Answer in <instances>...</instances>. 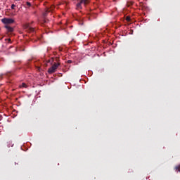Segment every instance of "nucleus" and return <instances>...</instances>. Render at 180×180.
Returning a JSON list of instances; mask_svg holds the SVG:
<instances>
[{
  "mask_svg": "<svg viewBox=\"0 0 180 180\" xmlns=\"http://www.w3.org/2000/svg\"><path fill=\"white\" fill-rule=\"evenodd\" d=\"M49 12H51V9L48 8L46 11V13L44 14V16H46V13H49Z\"/></svg>",
  "mask_w": 180,
  "mask_h": 180,
  "instance_id": "obj_9",
  "label": "nucleus"
},
{
  "mask_svg": "<svg viewBox=\"0 0 180 180\" xmlns=\"http://www.w3.org/2000/svg\"><path fill=\"white\" fill-rule=\"evenodd\" d=\"M27 85H26L25 83H22L21 85H20V88H26Z\"/></svg>",
  "mask_w": 180,
  "mask_h": 180,
  "instance_id": "obj_7",
  "label": "nucleus"
},
{
  "mask_svg": "<svg viewBox=\"0 0 180 180\" xmlns=\"http://www.w3.org/2000/svg\"><path fill=\"white\" fill-rule=\"evenodd\" d=\"M175 169H176V171H178L179 172H180V165L176 166Z\"/></svg>",
  "mask_w": 180,
  "mask_h": 180,
  "instance_id": "obj_8",
  "label": "nucleus"
},
{
  "mask_svg": "<svg viewBox=\"0 0 180 180\" xmlns=\"http://www.w3.org/2000/svg\"><path fill=\"white\" fill-rule=\"evenodd\" d=\"M16 8V6L15 4L11 5V9H15Z\"/></svg>",
  "mask_w": 180,
  "mask_h": 180,
  "instance_id": "obj_10",
  "label": "nucleus"
},
{
  "mask_svg": "<svg viewBox=\"0 0 180 180\" xmlns=\"http://www.w3.org/2000/svg\"><path fill=\"white\" fill-rule=\"evenodd\" d=\"M49 61H60V58H58V57L55 58H52L50 60H49Z\"/></svg>",
  "mask_w": 180,
  "mask_h": 180,
  "instance_id": "obj_5",
  "label": "nucleus"
},
{
  "mask_svg": "<svg viewBox=\"0 0 180 180\" xmlns=\"http://www.w3.org/2000/svg\"><path fill=\"white\" fill-rule=\"evenodd\" d=\"M1 117L0 116V118H1ZM0 121H1V119H0Z\"/></svg>",
  "mask_w": 180,
  "mask_h": 180,
  "instance_id": "obj_16",
  "label": "nucleus"
},
{
  "mask_svg": "<svg viewBox=\"0 0 180 180\" xmlns=\"http://www.w3.org/2000/svg\"><path fill=\"white\" fill-rule=\"evenodd\" d=\"M1 22L4 23V25H12V23H15V20L12 18H4L1 19Z\"/></svg>",
  "mask_w": 180,
  "mask_h": 180,
  "instance_id": "obj_1",
  "label": "nucleus"
},
{
  "mask_svg": "<svg viewBox=\"0 0 180 180\" xmlns=\"http://www.w3.org/2000/svg\"><path fill=\"white\" fill-rule=\"evenodd\" d=\"M27 6H32V4H30V2H27Z\"/></svg>",
  "mask_w": 180,
  "mask_h": 180,
  "instance_id": "obj_12",
  "label": "nucleus"
},
{
  "mask_svg": "<svg viewBox=\"0 0 180 180\" xmlns=\"http://www.w3.org/2000/svg\"><path fill=\"white\" fill-rule=\"evenodd\" d=\"M4 27H5V29H7V32H8V33H12V32H13V30H14L13 27H11V26H9V25H5Z\"/></svg>",
  "mask_w": 180,
  "mask_h": 180,
  "instance_id": "obj_4",
  "label": "nucleus"
},
{
  "mask_svg": "<svg viewBox=\"0 0 180 180\" xmlns=\"http://www.w3.org/2000/svg\"><path fill=\"white\" fill-rule=\"evenodd\" d=\"M4 75H0V79H2V76H3Z\"/></svg>",
  "mask_w": 180,
  "mask_h": 180,
  "instance_id": "obj_14",
  "label": "nucleus"
},
{
  "mask_svg": "<svg viewBox=\"0 0 180 180\" xmlns=\"http://www.w3.org/2000/svg\"><path fill=\"white\" fill-rule=\"evenodd\" d=\"M28 32H30V33H32V32H34V28L32 27H28Z\"/></svg>",
  "mask_w": 180,
  "mask_h": 180,
  "instance_id": "obj_6",
  "label": "nucleus"
},
{
  "mask_svg": "<svg viewBox=\"0 0 180 180\" xmlns=\"http://www.w3.org/2000/svg\"><path fill=\"white\" fill-rule=\"evenodd\" d=\"M68 63L69 64H71V63H72V60H68Z\"/></svg>",
  "mask_w": 180,
  "mask_h": 180,
  "instance_id": "obj_13",
  "label": "nucleus"
},
{
  "mask_svg": "<svg viewBox=\"0 0 180 180\" xmlns=\"http://www.w3.org/2000/svg\"><path fill=\"white\" fill-rule=\"evenodd\" d=\"M60 66V63H54L49 70L48 72L49 74H53V72L58 68Z\"/></svg>",
  "mask_w": 180,
  "mask_h": 180,
  "instance_id": "obj_2",
  "label": "nucleus"
},
{
  "mask_svg": "<svg viewBox=\"0 0 180 180\" xmlns=\"http://www.w3.org/2000/svg\"><path fill=\"white\" fill-rule=\"evenodd\" d=\"M82 4L86 6V5L89 4V0H80V2L77 4V8L82 9V6H81Z\"/></svg>",
  "mask_w": 180,
  "mask_h": 180,
  "instance_id": "obj_3",
  "label": "nucleus"
},
{
  "mask_svg": "<svg viewBox=\"0 0 180 180\" xmlns=\"http://www.w3.org/2000/svg\"><path fill=\"white\" fill-rule=\"evenodd\" d=\"M126 20H127V22H130V17L127 16L126 18Z\"/></svg>",
  "mask_w": 180,
  "mask_h": 180,
  "instance_id": "obj_11",
  "label": "nucleus"
},
{
  "mask_svg": "<svg viewBox=\"0 0 180 180\" xmlns=\"http://www.w3.org/2000/svg\"><path fill=\"white\" fill-rule=\"evenodd\" d=\"M8 41H11V39H8Z\"/></svg>",
  "mask_w": 180,
  "mask_h": 180,
  "instance_id": "obj_15",
  "label": "nucleus"
}]
</instances>
